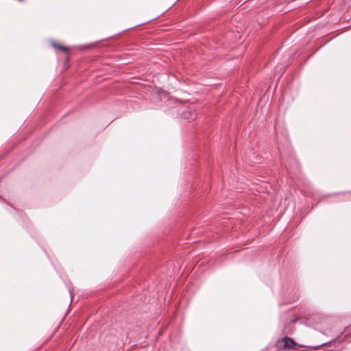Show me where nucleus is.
I'll list each match as a JSON object with an SVG mask.
<instances>
[{
	"label": "nucleus",
	"mask_w": 351,
	"mask_h": 351,
	"mask_svg": "<svg viewBox=\"0 0 351 351\" xmlns=\"http://www.w3.org/2000/svg\"><path fill=\"white\" fill-rule=\"evenodd\" d=\"M56 47H58L59 49H61L63 51H66V47H64V46H61V45H55Z\"/></svg>",
	"instance_id": "f03ea898"
},
{
	"label": "nucleus",
	"mask_w": 351,
	"mask_h": 351,
	"mask_svg": "<svg viewBox=\"0 0 351 351\" xmlns=\"http://www.w3.org/2000/svg\"><path fill=\"white\" fill-rule=\"evenodd\" d=\"M282 342L284 343V347L285 348H293L298 346V344L289 337H285L282 339Z\"/></svg>",
	"instance_id": "f257e3e1"
},
{
	"label": "nucleus",
	"mask_w": 351,
	"mask_h": 351,
	"mask_svg": "<svg viewBox=\"0 0 351 351\" xmlns=\"http://www.w3.org/2000/svg\"><path fill=\"white\" fill-rule=\"evenodd\" d=\"M195 117H196V115H195V114H194V115H193V117H192L191 119H195Z\"/></svg>",
	"instance_id": "7ed1b4c3"
}]
</instances>
